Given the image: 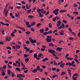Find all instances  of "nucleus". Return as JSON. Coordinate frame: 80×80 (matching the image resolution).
Masks as SVG:
<instances>
[{
    "mask_svg": "<svg viewBox=\"0 0 80 80\" xmlns=\"http://www.w3.org/2000/svg\"><path fill=\"white\" fill-rule=\"evenodd\" d=\"M48 52H49V53H52V55L53 56H54L55 57H57L56 55L55 54V51L54 50H49L48 49Z\"/></svg>",
    "mask_w": 80,
    "mask_h": 80,
    "instance_id": "f257e3e1",
    "label": "nucleus"
},
{
    "mask_svg": "<svg viewBox=\"0 0 80 80\" xmlns=\"http://www.w3.org/2000/svg\"><path fill=\"white\" fill-rule=\"evenodd\" d=\"M75 76H78V74L77 73H74L72 77V78L73 79V80H78L77 79V78H78V77H75Z\"/></svg>",
    "mask_w": 80,
    "mask_h": 80,
    "instance_id": "f03ea898",
    "label": "nucleus"
},
{
    "mask_svg": "<svg viewBox=\"0 0 80 80\" xmlns=\"http://www.w3.org/2000/svg\"><path fill=\"white\" fill-rule=\"evenodd\" d=\"M29 39L31 43L33 44L34 43H36L37 42V41L36 40L34 39V40H33V39H32V38L30 37L29 38Z\"/></svg>",
    "mask_w": 80,
    "mask_h": 80,
    "instance_id": "7ed1b4c3",
    "label": "nucleus"
},
{
    "mask_svg": "<svg viewBox=\"0 0 80 80\" xmlns=\"http://www.w3.org/2000/svg\"><path fill=\"white\" fill-rule=\"evenodd\" d=\"M59 33L60 35H64V32H63V30H61V32L60 31H59Z\"/></svg>",
    "mask_w": 80,
    "mask_h": 80,
    "instance_id": "20e7f679",
    "label": "nucleus"
},
{
    "mask_svg": "<svg viewBox=\"0 0 80 80\" xmlns=\"http://www.w3.org/2000/svg\"><path fill=\"white\" fill-rule=\"evenodd\" d=\"M61 21H60L58 20V23L57 24V27H59V26H60V25H61Z\"/></svg>",
    "mask_w": 80,
    "mask_h": 80,
    "instance_id": "39448f33",
    "label": "nucleus"
},
{
    "mask_svg": "<svg viewBox=\"0 0 80 80\" xmlns=\"http://www.w3.org/2000/svg\"><path fill=\"white\" fill-rule=\"evenodd\" d=\"M62 49L63 48H56V50H57V51H59V52H61L62 51L61 50H62Z\"/></svg>",
    "mask_w": 80,
    "mask_h": 80,
    "instance_id": "423d86ee",
    "label": "nucleus"
},
{
    "mask_svg": "<svg viewBox=\"0 0 80 80\" xmlns=\"http://www.w3.org/2000/svg\"><path fill=\"white\" fill-rule=\"evenodd\" d=\"M66 65L65 63H62L60 65V67L61 68H64V65Z\"/></svg>",
    "mask_w": 80,
    "mask_h": 80,
    "instance_id": "0eeeda50",
    "label": "nucleus"
},
{
    "mask_svg": "<svg viewBox=\"0 0 80 80\" xmlns=\"http://www.w3.org/2000/svg\"><path fill=\"white\" fill-rule=\"evenodd\" d=\"M16 27H17L18 28H20V29H21V30H23V31H24V32H25V29L24 28H23L21 27L18 26H16Z\"/></svg>",
    "mask_w": 80,
    "mask_h": 80,
    "instance_id": "6e6552de",
    "label": "nucleus"
},
{
    "mask_svg": "<svg viewBox=\"0 0 80 80\" xmlns=\"http://www.w3.org/2000/svg\"><path fill=\"white\" fill-rule=\"evenodd\" d=\"M46 40L47 42H52V39H51V38H47L46 39Z\"/></svg>",
    "mask_w": 80,
    "mask_h": 80,
    "instance_id": "1a4fd4ad",
    "label": "nucleus"
},
{
    "mask_svg": "<svg viewBox=\"0 0 80 80\" xmlns=\"http://www.w3.org/2000/svg\"><path fill=\"white\" fill-rule=\"evenodd\" d=\"M49 44L48 45L49 47H53L54 46V45L53 44L52 42L49 43Z\"/></svg>",
    "mask_w": 80,
    "mask_h": 80,
    "instance_id": "9d476101",
    "label": "nucleus"
},
{
    "mask_svg": "<svg viewBox=\"0 0 80 80\" xmlns=\"http://www.w3.org/2000/svg\"><path fill=\"white\" fill-rule=\"evenodd\" d=\"M43 9H37V12H38V13H39V12H42V10H43Z\"/></svg>",
    "mask_w": 80,
    "mask_h": 80,
    "instance_id": "9b49d317",
    "label": "nucleus"
},
{
    "mask_svg": "<svg viewBox=\"0 0 80 80\" xmlns=\"http://www.w3.org/2000/svg\"><path fill=\"white\" fill-rule=\"evenodd\" d=\"M26 7L27 9L28 10H29V9H30V8L29 7V5L28 4H26Z\"/></svg>",
    "mask_w": 80,
    "mask_h": 80,
    "instance_id": "f8f14e48",
    "label": "nucleus"
},
{
    "mask_svg": "<svg viewBox=\"0 0 80 80\" xmlns=\"http://www.w3.org/2000/svg\"><path fill=\"white\" fill-rule=\"evenodd\" d=\"M17 77H19V78H22V74H17Z\"/></svg>",
    "mask_w": 80,
    "mask_h": 80,
    "instance_id": "ddd939ff",
    "label": "nucleus"
},
{
    "mask_svg": "<svg viewBox=\"0 0 80 80\" xmlns=\"http://www.w3.org/2000/svg\"><path fill=\"white\" fill-rule=\"evenodd\" d=\"M39 17H40V18H42L43 17V15L42 14V13H41V12H39Z\"/></svg>",
    "mask_w": 80,
    "mask_h": 80,
    "instance_id": "4468645a",
    "label": "nucleus"
},
{
    "mask_svg": "<svg viewBox=\"0 0 80 80\" xmlns=\"http://www.w3.org/2000/svg\"><path fill=\"white\" fill-rule=\"evenodd\" d=\"M11 74H12V76H11L12 77H16V75L14 73H13V72H11Z\"/></svg>",
    "mask_w": 80,
    "mask_h": 80,
    "instance_id": "2eb2a0df",
    "label": "nucleus"
},
{
    "mask_svg": "<svg viewBox=\"0 0 80 80\" xmlns=\"http://www.w3.org/2000/svg\"><path fill=\"white\" fill-rule=\"evenodd\" d=\"M7 72L8 73V75H10L11 74H10V73H11V71H10V70H8L7 71Z\"/></svg>",
    "mask_w": 80,
    "mask_h": 80,
    "instance_id": "dca6fc26",
    "label": "nucleus"
},
{
    "mask_svg": "<svg viewBox=\"0 0 80 80\" xmlns=\"http://www.w3.org/2000/svg\"><path fill=\"white\" fill-rule=\"evenodd\" d=\"M37 69L36 68L34 69L33 70L32 72L33 73H37Z\"/></svg>",
    "mask_w": 80,
    "mask_h": 80,
    "instance_id": "f3484780",
    "label": "nucleus"
},
{
    "mask_svg": "<svg viewBox=\"0 0 80 80\" xmlns=\"http://www.w3.org/2000/svg\"><path fill=\"white\" fill-rule=\"evenodd\" d=\"M65 74H66V72L63 71L62 72L61 74H60V75H65Z\"/></svg>",
    "mask_w": 80,
    "mask_h": 80,
    "instance_id": "a211bd4d",
    "label": "nucleus"
},
{
    "mask_svg": "<svg viewBox=\"0 0 80 80\" xmlns=\"http://www.w3.org/2000/svg\"><path fill=\"white\" fill-rule=\"evenodd\" d=\"M66 12V10H60V13H63V12Z\"/></svg>",
    "mask_w": 80,
    "mask_h": 80,
    "instance_id": "6ab92c4d",
    "label": "nucleus"
},
{
    "mask_svg": "<svg viewBox=\"0 0 80 80\" xmlns=\"http://www.w3.org/2000/svg\"><path fill=\"white\" fill-rule=\"evenodd\" d=\"M41 33H43L44 31V29L42 28V29H41L40 30Z\"/></svg>",
    "mask_w": 80,
    "mask_h": 80,
    "instance_id": "aec40b11",
    "label": "nucleus"
},
{
    "mask_svg": "<svg viewBox=\"0 0 80 80\" xmlns=\"http://www.w3.org/2000/svg\"><path fill=\"white\" fill-rule=\"evenodd\" d=\"M67 60H73L72 58H71L70 57H68L67 58Z\"/></svg>",
    "mask_w": 80,
    "mask_h": 80,
    "instance_id": "412c9836",
    "label": "nucleus"
},
{
    "mask_svg": "<svg viewBox=\"0 0 80 80\" xmlns=\"http://www.w3.org/2000/svg\"><path fill=\"white\" fill-rule=\"evenodd\" d=\"M70 33L72 34V35H74V36H76V34L74 32H72V31H71L70 32Z\"/></svg>",
    "mask_w": 80,
    "mask_h": 80,
    "instance_id": "4be33fe9",
    "label": "nucleus"
},
{
    "mask_svg": "<svg viewBox=\"0 0 80 80\" xmlns=\"http://www.w3.org/2000/svg\"><path fill=\"white\" fill-rule=\"evenodd\" d=\"M28 60H29V58H27L25 59V62L26 63H27L28 62Z\"/></svg>",
    "mask_w": 80,
    "mask_h": 80,
    "instance_id": "5701e85b",
    "label": "nucleus"
},
{
    "mask_svg": "<svg viewBox=\"0 0 80 80\" xmlns=\"http://www.w3.org/2000/svg\"><path fill=\"white\" fill-rule=\"evenodd\" d=\"M16 70H18V72H20L21 71V70L19 68H16Z\"/></svg>",
    "mask_w": 80,
    "mask_h": 80,
    "instance_id": "b1692460",
    "label": "nucleus"
},
{
    "mask_svg": "<svg viewBox=\"0 0 80 80\" xmlns=\"http://www.w3.org/2000/svg\"><path fill=\"white\" fill-rule=\"evenodd\" d=\"M8 10H7L6 12L5 13V17H7V15L8 14Z\"/></svg>",
    "mask_w": 80,
    "mask_h": 80,
    "instance_id": "393cba45",
    "label": "nucleus"
},
{
    "mask_svg": "<svg viewBox=\"0 0 80 80\" xmlns=\"http://www.w3.org/2000/svg\"><path fill=\"white\" fill-rule=\"evenodd\" d=\"M34 58H37V54L36 53H35L33 55Z\"/></svg>",
    "mask_w": 80,
    "mask_h": 80,
    "instance_id": "a878e982",
    "label": "nucleus"
},
{
    "mask_svg": "<svg viewBox=\"0 0 80 80\" xmlns=\"http://www.w3.org/2000/svg\"><path fill=\"white\" fill-rule=\"evenodd\" d=\"M75 61H72L71 63L70 62L71 64V66H72V65H73V64H74L75 63Z\"/></svg>",
    "mask_w": 80,
    "mask_h": 80,
    "instance_id": "bb28decb",
    "label": "nucleus"
},
{
    "mask_svg": "<svg viewBox=\"0 0 80 80\" xmlns=\"http://www.w3.org/2000/svg\"><path fill=\"white\" fill-rule=\"evenodd\" d=\"M66 66H68V65H69L70 66H71V64L70 63H68V62H67L66 63Z\"/></svg>",
    "mask_w": 80,
    "mask_h": 80,
    "instance_id": "cd10ccee",
    "label": "nucleus"
},
{
    "mask_svg": "<svg viewBox=\"0 0 80 80\" xmlns=\"http://www.w3.org/2000/svg\"><path fill=\"white\" fill-rule=\"evenodd\" d=\"M49 28H52V24L51 23H50L49 24Z\"/></svg>",
    "mask_w": 80,
    "mask_h": 80,
    "instance_id": "c85d7f7f",
    "label": "nucleus"
},
{
    "mask_svg": "<svg viewBox=\"0 0 80 80\" xmlns=\"http://www.w3.org/2000/svg\"><path fill=\"white\" fill-rule=\"evenodd\" d=\"M51 68L52 69V70H53V71L56 70V68L55 67H52Z\"/></svg>",
    "mask_w": 80,
    "mask_h": 80,
    "instance_id": "c756f323",
    "label": "nucleus"
},
{
    "mask_svg": "<svg viewBox=\"0 0 80 80\" xmlns=\"http://www.w3.org/2000/svg\"><path fill=\"white\" fill-rule=\"evenodd\" d=\"M59 10V9H55L54 11L53 12H58V11Z\"/></svg>",
    "mask_w": 80,
    "mask_h": 80,
    "instance_id": "7c9ffc66",
    "label": "nucleus"
},
{
    "mask_svg": "<svg viewBox=\"0 0 80 80\" xmlns=\"http://www.w3.org/2000/svg\"><path fill=\"white\" fill-rule=\"evenodd\" d=\"M31 31H32V32H34L35 29L33 28H31Z\"/></svg>",
    "mask_w": 80,
    "mask_h": 80,
    "instance_id": "2f4dec72",
    "label": "nucleus"
},
{
    "mask_svg": "<svg viewBox=\"0 0 80 80\" xmlns=\"http://www.w3.org/2000/svg\"><path fill=\"white\" fill-rule=\"evenodd\" d=\"M62 22H63V23H64L65 24H66V23H67V21L65 20V19H63V20H62Z\"/></svg>",
    "mask_w": 80,
    "mask_h": 80,
    "instance_id": "473e14b6",
    "label": "nucleus"
},
{
    "mask_svg": "<svg viewBox=\"0 0 80 80\" xmlns=\"http://www.w3.org/2000/svg\"><path fill=\"white\" fill-rule=\"evenodd\" d=\"M16 48H20V46L19 45H17L16 46Z\"/></svg>",
    "mask_w": 80,
    "mask_h": 80,
    "instance_id": "72a5a7b5",
    "label": "nucleus"
},
{
    "mask_svg": "<svg viewBox=\"0 0 80 80\" xmlns=\"http://www.w3.org/2000/svg\"><path fill=\"white\" fill-rule=\"evenodd\" d=\"M42 53H40L38 55V57L39 58H40V57H42Z\"/></svg>",
    "mask_w": 80,
    "mask_h": 80,
    "instance_id": "f704fd0d",
    "label": "nucleus"
},
{
    "mask_svg": "<svg viewBox=\"0 0 80 80\" xmlns=\"http://www.w3.org/2000/svg\"><path fill=\"white\" fill-rule=\"evenodd\" d=\"M1 32H2V35H5V31H4V30H1Z\"/></svg>",
    "mask_w": 80,
    "mask_h": 80,
    "instance_id": "c9c22d12",
    "label": "nucleus"
},
{
    "mask_svg": "<svg viewBox=\"0 0 80 80\" xmlns=\"http://www.w3.org/2000/svg\"><path fill=\"white\" fill-rule=\"evenodd\" d=\"M35 24H36L35 22H33L32 23V24H31V26H33V25H35Z\"/></svg>",
    "mask_w": 80,
    "mask_h": 80,
    "instance_id": "e433bc0d",
    "label": "nucleus"
},
{
    "mask_svg": "<svg viewBox=\"0 0 80 80\" xmlns=\"http://www.w3.org/2000/svg\"><path fill=\"white\" fill-rule=\"evenodd\" d=\"M7 65L9 68H12V66L10 65H9V64H8Z\"/></svg>",
    "mask_w": 80,
    "mask_h": 80,
    "instance_id": "4c0bfd02",
    "label": "nucleus"
},
{
    "mask_svg": "<svg viewBox=\"0 0 80 80\" xmlns=\"http://www.w3.org/2000/svg\"><path fill=\"white\" fill-rule=\"evenodd\" d=\"M57 20V17H55L53 18L52 20V21H53V22H55V20Z\"/></svg>",
    "mask_w": 80,
    "mask_h": 80,
    "instance_id": "58836bf2",
    "label": "nucleus"
},
{
    "mask_svg": "<svg viewBox=\"0 0 80 80\" xmlns=\"http://www.w3.org/2000/svg\"><path fill=\"white\" fill-rule=\"evenodd\" d=\"M41 25V23H38L37 24V25H36V27H38L40 26Z\"/></svg>",
    "mask_w": 80,
    "mask_h": 80,
    "instance_id": "ea45409f",
    "label": "nucleus"
},
{
    "mask_svg": "<svg viewBox=\"0 0 80 80\" xmlns=\"http://www.w3.org/2000/svg\"><path fill=\"white\" fill-rule=\"evenodd\" d=\"M73 13L74 14H75L76 15H78V12H73Z\"/></svg>",
    "mask_w": 80,
    "mask_h": 80,
    "instance_id": "a19ab883",
    "label": "nucleus"
},
{
    "mask_svg": "<svg viewBox=\"0 0 80 80\" xmlns=\"http://www.w3.org/2000/svg\"><path fill=\"white\" fill-rule=\"evenodd\" d=\"M48 32H45L43 33V34L44 35H46L48 34Z\"/></svg>",
    "mask_w": 80,
    "mask_h": 80,
    "instance_id": "79ce46f5",
    "label": "nucleus"
},
{
    "mask_svg": "<svg viewBox=\"0 0 80 80\" xmlns=\"http://www.w3.org/2000/svg\"><path fill=\"white\" fill-rule=\"evenodd\" d=\"M25 33L27 35H29L30 33V32L29 31H27L25 32Z\"/></svg>",
    "mask_w": 80,
    "mask_h": 80,
    "instance_id": "37998d69",
    "label": "nucleus"
},
{
    "mask_svg": "<svg viewBox=\"0 0 80 80\" xmlns=\"http://www.w3.org/2000/svg\"><path fill=\"white\" fill-rule=\"evenodd\" d=\"M6 48L7 49H9V50H12V48L9 46L7 47Z\"/></svg>",
    "mask_w": 80,
    "mask_h": 80,
    "instance_id": "c03bdc74",
    "label": "nucleus"
},
{
    "mask_svg": "<svg viewBox=\"0 0 80 80\" xmlns=\"http://www.w3.org/2000/svg\"><path fill=\"white\" fill-rule=\"evenodd\" d=\"M6 74V73L5 72H3L2 73V75H3V76H5V75Z\"/></svg>",
    "mask_w": 80,
    "mask_h": 80,
    "instance_id": "a18cd8bd",
    "label": "nucleus"
},
{
    "mask_svg": "<svg viewBox=\"0 0 80 80\" xmlns=\"http://www.w3.org/2000/svg\"><path fill=\"white\" fill-rule=\"evenodd\" d=\"M31 11H32V9H30L29 10H28L27 11V12H28V13H30V12H31Z\"/></svg>",
    "mask_w": 80,
    "mask_h": 80,
    "instance_id": "49530a36",
    "label": "nucleus"
},
{
    "mask_svg": "<svg viewBox=\"0 0 80 80\" xmlns=\"http://www.w3.org/2000/svg\"><path fill=\"white\" fill-rule=\"evenodd\" d=\"M7 8H5L4 9V11H3V13H5V12H6V10H7Z\"/></svg>",
    "mask_w": 80,
    "mask_h": 80,
    "instance_id": "de8ad7c7",
    "label": "nucleus"
},
{
    "mask_svg": "<svg viewBox=\"0 0 80 80\" xmlns=\"http://www.w3.org/2000/svg\"><path fill=\"white\" fill-rule=\"evenodd\" d=\"M40 66H37V70L38 71V70H39L40 69Z\"/></svg>",
    "mask_w": 80,
    "mask_h": 80,
    "instance_id": "09e8293b",
    "label": "nucleus"
},
{
    "mask_svg": "<svg viewBox=\"0 0 80 80\" xmlns=\"http://www.w3.org/2000/svg\"><path fill=\"white\" fill-rule=\"evenodd\" d=\"M28 70H24V72L25 73H27L28 72Z\"/></svg>",
    "mask_w": 80,
    "mask_h": 80,
    "instance_id": "8fccbe9b",
    "label": "nucleus"
},
{
    "mask_svg": "<svg viewBox=\"0 0 80 80\" xmlns=\"http://www.w3.org/2000/svg\"><path fill=\"white\" fill-rule=\"evenodd\" d=\"M25 23H26V25H29V22H28V21H27L25 22Z\"/></svg>",
    "mask_w": 80,
    "mask_h": 80,
    "instance_id": "3c124183",
    "label": "nucleus"
},
{
    "mask_svg": "<svg viewBox=\"0 0 80 80\" xmlns=\"http://www.w3.org/2000/svg\"><path fill=\"white\" fill-rule=\"evenodd\" d=\"M29 43H30V41L28 40L26 42V44H29Z\"/></svg>",
    "mask_w": 80,
    "mask_h": 80,
    "instance_id": "603ef678",
    "label": "nucleus"
},
{
    "mask_svg": "<svg viewBox=\"0 0 80 80\" xmlns=\"http://www.w3.org/2000/svg\"><path fill=\"white\" fill-rule=\"evenodd\" d=\"M28 18H33V16L32 15H30L29 16H28Z\"/></svg>",
    "mask_w": 80,
    "mask_h": 80,
    "instance_id": "864d4df0",
    "label": "nucleus"
},
{
    "mask_svg": "<svg viewBox=\"0 0 80 80\" xmlns=\"http://www.w3.org/2000/svg\"><path fill=\"white\" fill-rule=\"evenodd\" d=\"M11 36H12V37H15V34H14L13 33H12L11 34Z\"/></svg>",
    "mask_w": 80,
    "mask_h": 80,
    "instance_id": "5fc2aeb1",
    "label": "nucleus"
},
{
    "mask_svg": "<svg viewBox=\"0 0 80 80\" xmlns=\"http://www.w3.org/2000/svg\"><path fill=\"white\" fill-rule=\"evenodd\" d=\"M9 4H10V3H9V2L8 3L6 4L5 8H7V7H8V6L9 5Z\"/></svg>",
    "mask_w": 80,
    "mask_h": 80,
    "instance_id": "6e6d98bb",
    "label": "nucleus"
},
{
    "mask_svg": "<svg viewBox=\"0 0 80 80\" xmlns=\"http://www.w3.org/2000/svg\"><path fill=\"white\" fill-rule=\"evenodd\" d=\"M48 33H52V31L51 30H50L49 32H48Z\"/></svg>",
    "mask_w": 80,
    "mask_h": 80,
    "instance_id": "4d7b16f0",
    "label": "nucleus"
},
{
    "mask_svg": "<svg viewBox=\"0 0 80 80\" xmlns=\"http://www.w3.org/2000/svg\"><path fill=\"white\" fill-rule=\"evenodd\" d=\"M48 30H49V28H48L47 27L45 29V31L46 32H47V31H48Z\"/></svg>",
    "mask_w": 80,
    "mask_h": 80,
    "instance_id": "13d9d810",
    "label": "nucleus"
},
{
    "mask_svg": "<svg viewBox=\"0 0 80 80\" xmlns=\"http://www.w3.org/2000/svg\"><path fill=\"white\" fill-rule=\"evenodd\" d=\"M21 3H23V4H24V5H25V2L24 1H22Z\"/></svg>",
    "mask_w": 80,
    "mask_h": 80,
    "instance_id": "bf43d9fd",
    "label": "nucleus"
},
{
    "mask_svg": "<svg viewBox=\"0 0 80 80\" xmlns=\"http://www.w3.org/2000/svg\"><path fill=\"white\" fill-rule=\"evenodd\" d=\"M58 32V30H57V29H56V30H54L53 31V33L54 34L55 33V32Z\"/></svg>",
    "mask_w": 80,
    "mask_h": 80,
    "instance_id": "052dcab7",
    "label": "nucleus"
},
{
    "mask_svg": "<svg viewBox=\"0 0 80 80\" xmlns=\"http://www.w3.org/2000/svg\"><path fill=\"white\" fill-rule=\"evenodd\" d=\"M24 58H26L27 57H28V55H27L26 54H25L24 55Z\"/></svg>",
    "mask_w": 80,
    "mask_h": 80,
    "instance_id": "680f3d73",
    "label": "nucleus"
},
{
    "mask_svg": "<svg viewBox=\"0 0 80 80\" xmlns=\"http://www.w3.org/2000/svg\"><path fill=\"white\" fill-rule=\"evenodd\" d=\"M58 29H61V28H62V26H60L58 28Z\"/></svg>",
    "mask_w": 80,
    "mask_h": 80,
    "instance_id": "e2e57ef3",
    "label": "nucleus"
},
{
    "mask_svg": "<svg viewBox=\"0 0 80 80\" xmlns=\"http://www.w3.org/2000/svg\"><path fill=\"white\" fill-rule=\"evenodd\" d=\"M18 44H19L20 45H22V43L20 41H18Z\"/></svg>",
    "mask_w": 80,
    "mask_h": 80,
    "instance_id": "0e129e2a",
    "label": "nucleus"
},
{
    "mask_svg": "<svg viewBox=\"0 0 80 80\" xmlns=\"http://www.w3.org/2000/svg\"><path fill=\"white\" fill-rule=\"evenodd\" d=\"M39 72H43V69H42L40 68L39 70Z\"/></svg>",
    "mask_w": 80,
    "mask_h": 80,
    "instance_id": "69168bd1",
    "label": "nucleus"
},
{
    "mask_svg": "<svg viewBox=\"0 0 80 80\" xmlns=\"http://www.w3.org/2000/svg\"><path fill=\"white\" fill-rule=\"evenodd\" d=\"M31 27V25H28L27 26V28H30V27Z\"/></svg>",
    "mask_w": 80,
    "mask_h": 80,
    "instance_id": "338daca9",
    "label": "nucleus"
},
{
    "mask_svg": "<svg viewBox=\"0 0 80 80\" xmlns=\"http://www.w3.org/2000/svg\"><path fill=\"white\" fill-rule=\"evenodd\" d=\"M3 69H6V66L5 65L3 66Z\"/></svg>",
    "mask_w": 80,
    "mask_h": 80,
    "instance_id": "774afa93",
    "label": "nucleus"
}]
</instances>
